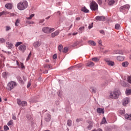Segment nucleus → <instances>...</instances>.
<instances>
[{"instance_id": "f704fd0d", "label": "nucleus", "mask_w": 131, "mask_h": 131, "mask_svg": "<svg viewBox=\"0 0 131 131\" xmlns=\"http://www.w3.org/2000/svg\"><path fill=\"white\" fill-rule=\"evenodd\" d=\"M34 16H35V14H32L30 16V17H27V19H28V20H31V19H32V18H33V17H34Z\"/></svg>"}, {"instance_id": "7ed1b4c3", "label": "nucleus", "mask_w": 131, "mask_h": 131, "mask_svg": "<svg viewBox=\"0 0 131 131\" xmlns=\"http://www.w3.org/2000/svg\"><path fill=\"white\" fill-rule=\"evenodd\" d=\"M42 31L44 33H46L47 34H50V33H52V32H54V31H55V28L45 27L42 28Z\"/></svg>"}, {"instance_id": "412c9836", "label": "nucleus", "mask_w": 131, "mask_h": 131, "mask_svg": "<svg viewBox=\"0 0 131 131\" xmlns=\"http://www.w3.org/2000/svg\"><path fill=\"white\" fill-rule=\"evenodd\" d=\"M82 12H84V13H89V11L88 9H86V7H83L81 9Z\"/></svg>"}, {"instance_id": "72a5a7b5", "label": "nucleus", "mask_w": 131, "mask_h": 131, "mask_svg": "<svg viewBox=\"0 0 131 131\" xmlns=\"http://www.w3.org/2000/svg\"><path fill=\"white\" fill-rule=\"evenodd\" d=\"M27 118H28V119L29 120H31L32 119V115H27Z\"/></svg>"}, {"instance_id": "2eb2a0df", "label": "nucleus", "mask_w": 131, "mask_h": 131, "mask_svg": "<svg viewBox=\"0 0 131 131\" xmlns=\"http://www.w3.org/2000/svg\"><path fill=\"white\" fill-rule=\"evenodd\" d=\"M86 66L90 68L94 67V66H95V63L92 61H89L86 64Z\"/></svg>"}, {"instance_id": "0e129e2a", "label": "nucleus", "mask_w": 131, "mask_h": 131, "mask_svg": "<svg viewBox=\"0 0 131 131\" xmlns=\"http://www.w3.org/2000/svg\"><path fill=\"white\" fill-rule=\"evenodd\" d=\"M99 32H100V33H101L102 34H104V33H105V32L104 31V30H100V31H99Z\"/></svg>"}, {"instance_id": "c756f323", "label": "nucleus", "mask_w": 131, "mask_h": 131, "mask_svg": "<svg viewBox=\"0 0 131 131\" xmlns=\"http://www.w3.org/2000/svg\"><path fill=\"white\" fill-rule=\"evenodd\" d=\"M72 124V121L71 120H68L67 121V125L68 126H71V125Z\"/></svg>"}, {"instance_id": "5701e85b", "label": "nucleus", "mask_w": 131, "mask_h": 131, "mask_svg": "<svg viewBox=\"0 0 131 131\" xmlns=\"http://www.w3.org/2000/svg\"><path fill=\"white\" fill-rule=\"evenodd\" d=\"M88 43H89V45H91V46H96V42H95L93 40L89 41Z\"/></svg>"}, {"instance_id": "423d86ee", "label": "nucleus", "mask_w": 131, "mask_h": 131, "mask_svg": "<svg viewBox=\"0 0 131 131\" xmlns=\"http://www.w3.org/2000/svg\"><path fill=\"white\" fill-rule=\"evenodd\" d=\"M17 103L19 106H22L23 107L27 106V102L26 101H21L20 99H17Z\"/></svg>"}, {"instance_id": "a878e982", "label": "nucleus", "mask_w": 131, "mask_h": 131, "mask_svg": "<svg viewBox=\"0 0 131 131\" xmlns=\"http://www.w3.org/2000/svg\"><path fill=\"white\" fill-rule=\"evenodd\" d=\"M7 45L9 49H11L12 48H13V44H12L11 43L8 42H7Z\"/></svg>"}, {"instance_id": "69168bd1", "label": "nucleus", "mask_w": 131, "mask_h": 131, "mask_svg": "<svg viewBox=\"0 0 131 131\" xmlns=\"http://www.w3.org/2000/svg\"><path fill=\"white\" fill-rule=\"evenodd\" d=\"M76 21H79V20H80V17H76Z\"/></svg>"}, {"instance_id": "680f3d73", "label": "nucleus", "mask_w": 131, "mask_h": 131, "mask_svg": "<svg viewBox=\"0 0 131 131\" xmlns=\"http://www.w3.org/2000/svg\"><path fill=\"white\" fill-rule=\"evenodd\" d=\"M53 58L54 59V60H56V59H57V55L54 54L53 56Z\"/></svg>"}, {"instance_id": "ea45409f", "label": "nucleus", "mask_w": 131, "mask_h": 131, "mask_svg": "<svg viewBox=\"0 0 131 131\" xmlns=\"http://www.w3.org/2000/svg\"><path fill=\"white\" fill-rule=\"evenodd\" d=\"M114 3H115V1H114V0H111L108 3V5L111 6V5H113L114 4Z\"/></svg>"}, {"instance_id": "393cba45", "label": "nucleus", "mask_w": 131, "mask_h": 131, "mask_svg": "<svg viewBox=\"0 0 131 131\" xmlns=\"http://www.w3.org/2000/svg\"><path fill=\"white\" fill-rule=\"evenodd\" d=\"M125 94L127 96L131 95V90H126L125 91Z\"/></svg>"}, {"instance_id": "6e6d98bb", "label": "nucleus", "mask_w": 131, "mask_h": 131, "mask_svg": "<svg viewBox=\"0 0 131 131\" xmlns=\"http://www.w3.org/2000/svg\"><path fill=\"white\" fill-rule=\"evenodd\" d=\"M82 121V119L81 118L76 119V122H80V121Z\"/></svg>"}, {"instance_id": "7c9ffc66", "label": "nucleus", "mask_w": 131, "mask_h": 131, "mask_svg": "<svg viewBox=\"0 0 131 131\" xmlns=\"http://www.w3.org/2000/svg\"><path fill=\"white\" fill-rule=\"evenodd\" d=\"M107 122V121H106V118H105V117H104L102 119V121L100 123V124H104V123H106Z\"/></svg>"}, {"instance_id": "9d476101", "label": "nucleus", "mask_w": 131, "mask_h": 131, "mask_svg": "<svg viewBox=\"0 0 131 131\" xmlns=\"http://www.w3.org/2000/svg\"><path fill=\"white\" fill-rule=\"evenodd\" d=\"M129 102V98H124L122 101L123 106H126V104H128Z\"/></svg>"}, {"instance_id": "0eeeda50", "label": "nucleus", "mask_w": 131, "mask_h": 131, "mask_svg": "<svg viewBox=\"0 0 131 131\" xmlns=\"http://www.w3.org/2000/svg\"><path fill=\"white\" fill-rule=\"evenodd\" d=\"M8 85L9 88H10L11 91V90H12V89H14V88L17 85V83L14 81H11L8 83Z\"/></svg>"}, {"instance_id": "f03ea898", "label": "nucleus", "mask_w": 131, "mask_h": 131, "mask_svg": "<svg viewBox=\"0 0 131 131\" xmlns=\"http://www.w3.org/2000/svg\"><path fill=\"white\" fill-rule=\"evenodd\" d=\"M120 95V91L118 90L114 91L110 94V98L111 99H118Z\"/></svg>"}, {"instance_id": "a18cd8bd", "label": "nucleus", "mask_w": 131, "mask_h": 131, "mask_svg": "<svg viewBox=\"0 0 131 131\" xmlns=\"http://www.w3.org/2000/svg\"><path fill=\"white\" fill-rule=\"evenodd\" d=\"M17 79L21 82V83H23V80H22V78L20 77V76L17 77Z\"/></svg>"}, {"instance_id": "dca6fc26", "label": "nucleus", "mask_w": 131, "mask_h": 131, "mask_svg": "<svg viewBox=\"0 0 131 131\" xmlns=\"http://www.w3.org/2000/svg\"><path fill=\"white\" fill-rule=\"evenodd\" d=\"M40 41H37L33 43V46L34 48H38V47L40 46Z\"/></svg>"}, {"instance_id": "37998d69", "label": "nucleus", "mask_w": 131, "mask_h": 131, "mask_svg": "<svg viewBox=\"0 0 131 131\" xmlns=\"http://www.w3.org/2000/svg\"><path fill=\"white\" fill-rule=\"evenodd\" d=\"M7 125H8V126H10V125H13V120H10L8 123H7Z\"/></svg>"}, {"instance_id": "864d4df0", "label": "nucleus", "mask_w": 131, "mask_h": 131, "mask_svg": "<svg viewBox=\"0 0 131 131\" xmlns=\"http://www.w3.org/2000/svg\"><path fill=\"white\" fill-rule=\"evenodd\" d=\"M4 128L5 130H8L10 129V128H9V127H8V126H4Z\"/></svg>"}, {"instance_id": "39448f33", "label": "nucleus", "mask_w": 131, "mask_h": 131, "mask_svg": "<svg viewBox=\"0 0 131 131\" xmlns=\"http://www.w3.org/2000/svg\"><path fill=\"white\" fill-rule=\"evenodd\" d=\"M129 5H125L123 6H121L120 8V12H123L124 11H128V10L129 9Z\"/></svg>"}, {"instance_id": "4d7b16f0", "label": "nucleus", "mask_w": 131, "mask_h": 131, "mask_svg": "<svg viewBox=\"0 0 131 131\" xmlns=\"http://www.w3.org/2000/svg\"><path fill=\"white\" fill-rule=\"evenodd\" d=\"M20 67L21 68H22V69H23V68H25L24 64L22 62H20Z\"/></svg>"}, {"instance_id": "bb28decb", "label": "nucleus", "mask_w": 131, "mask_h": 131, "mask_svg": "<svg viewBox=\"0 0 131 131\" xmlns=\"http://www.w3.org/2000/svg\"><path fill=\"white\" fill-rule=\"evenodd\" d=\"M84 30V27H81L79 29V33H82V31Z\"/></svg>"}, {"instance_id": "774afa93", "label": "nucleus", "mask_w": 131, "mask_h": 131, "mask_svg": "<svg viewBox=\"0 0 131 131\" xmlns=\"http://www.w3.org/2000/svg\"><path fill=\"white\" fill-rule=\"evenodd\" d=\"M48 72H49V71L48 70H45V71H44L43 73L47 74Z\"/></svg>"}, {"instance_id": "de8ad7c7", "label": "nucleus", "mask_w": 131, "mask_h": 131, "mask_svg": "<svg viewBox=\"0 0 131 131\" xmlns=\"http://www.w3.org/2000/svg\"><path fill=\"white\" fill-rule=\"evenodd\" d=\"M7 14H9V16H11V17H13V16L16 15V14H15V13H11L9 12H7Z\"/></svg>"}, {"instance_id": "603ef678", "label": "nucleus", "mask_w": 131, "mask_h": 131, "mask_svg": "<svg viewBox=\"0 0 131 131\" xmlns=\"http://www.w3.org/2000/svg\"><path fill=\"white\" fill-rule=\"evenodd\" d=\"M91 90L92 93H96V89H95V88L92 87V88H91Z\"/></svg>"}, {"instance_id": "6e6552de", "label": "nucleus", "mask_w": 131, "mask_h": 131, "mask_svg": "<svg viewBox=\"0 0 131 131\" xmlns=\"http://www.w3.org/2000/svg\"><path fill=\"white\" fill-rule=\"evenodd\" d=\"M27 47L25 45H22L18 47V50L20 51L22 53H24L26 51Z\"/></svg>"}, {"instance_id": "052dcab7", "label": "nucleus", "mask_w": 131, "mask_h": 131, "mask_svg": "<svg viewBox=\"0 0 131 131\" xmlns=\"http://www.w3.org/2000/svg\"><path fill=\"white\" fill-rule=\"evenodd\" d=\"M45 22V19H41L39 21V23H43Z\"/></svg>"}, {"instance_id": "a211bd4d", "label": "nucleus", "mask_w": 131, "mask_h": 131, "mask_svg": "<svg viewBox=\"0 0 131 131\" xmlns=\"http://www.w3.org/2000/svg\"><path fill=\"white\" fill-rule=\"evenodd\" d=\"M43 68H45V69H53V68H52V66H51V65L48 64H43Z\"/></svg>"}, {"instance_id": "8fccbe9b", "label": "nucleus", "mask_w": 131, "mask_h": 131, "mask_svg": "<svg viewBox=\"0 0 131 131\" xmlns=\"http://www.w3.org/2000/svg\"><path fill=\"white\" fill-rule=\"evenodd\" d=\"M6 31H9V30H11V27H9V26H6Z\"/></svg>"}, {"instance_id": "f257e3e1", "label": "nucleus", "mask_w": 131, "mask_h": 131, "mask_svg": "<svg viewBox=\"0 0 131 131\" xmlns=\"http://www.w3.org/2000/svg\"><path fill=\"white\" fill-rule=\"evenodd\" d=\"M27 7H28V3L27 1L20 2L17 5V9L20 10V11L25 10Z\"/></svg>"}, {"instance_id": "338daca9", "label": "nucleus", "mask_w": 131, "mask_h": 131, "mask_svg": "<svg viewBox=\"0 0 131 131\" xmlns=\"http://www.w3.org/2000/svg\"><path fill=\"white\" fill-rule=\"evenodd\" d=\"M16 64L18 66V67H20V64L19 63V62H18V61H16Z\"/></svg>"}, {"instance_id": "6ab92c4d", "label": "nucleus", "mask_w": 131, "mask_h": 131, "mask_svg": "<svg viewBox=\"0 0 131 131\" xmlns=\"http://www.w3.org/2000/svg\"><path fill=\"white\" fill-rule=\"evenodd\" d=\"M97 112L98 113L104 114V109L101 108H98L97 109Z\"/></svg>"}, {"instance_id": "c03bdc74", "label": "nucleus", "mask_w": 131, "mask_h": 131, "mask_svg": "<svg viewBox=\"0 0 131 131\" xmlns=\"http://www.w3.org/2000/svg\"><path fill=\"white\" fill-rule=\"evenodd\" d=\"M22 45V42H16V45H15V47L17 48L18 47H19V46Z\"/></svg>"}, {"instance_id": "1a4fd4ad", "label": "nucleus", "mask_w": 131, "mask_h": 131, "mask_svg": "<svg viewBox=\"0 0 131 131\" xmlns=\"http://www.w3.org/2000/svg\"><path fill=\"white\" fill-rule=\"evenodd\" d=\"M97 21H105L106 18L104 16H97L95 18Z\"/></svg>"}, {"instance_id": "a19ab883", "label": "nucleus", "mask_w": 131, "mask_h": 131, "mask_svg": "<svg viewBox=\"0 0 131 131\" xmlns=\"http://www.w3.org/2000/svg\"><path fill=\"white\" fill-rule=\"evenodd\" d=\"M75 67H76V68H81V67H82V64L79 63L78 64L76 65Z\"/></svg>"}, {"instance_id": "473e14b6", "label": "nucleus", "mask_w": 131, "mask_h": 131, "mask_svg": "<svg viewBox=\"0 0 131 131\" xmlns=\"http://www.w3.org/2000/svg\"><path fill=\"white\" fill-rule=\"evenodd\" d=\"M125 118L126 119H128V120H130V115H128V114L125 115Z\"/></svg>"}, {"instance_id": "13d9d810", "label": "nucleus", "mask_w": 131, "mask_h": 131, "mask_svg": "<svg viewBox=\"0 0 131 131\" xmlns=\"http://www.w3.org/2000/svg\"><path fill=\"white\" fill-rule=\"evenodd\" d=\"M88 28L89 29H91V28H93V23L89 26Z\"/></svg>"}, {"instance_id": "4be33fe9", "label": "nucleus", "mask_w": 131, "mask_h": 131, "mask_svg": "<svg viewBox=\"0 0 131 131\" xmlns=\"http://www.w3.org/2000/svg\"><path fill=\"white\" fill-rule=\"evenodd\" d=\"M117 60L118 61H123V60H124V57L119 56L117 57Z\"/></svg>"}, {"instance_id": "aec40b11", "label": "nucleus", "mask_w": 131, "mask_h": 131, "mask_svg": "<svg viewBox=\"0 0 131 131\" xmlns=\"http://www.w3.org/2000/svg\"><path fill=\"white\" fill-rule=\"evenodd\" d=\"M129 64V63H128V62L124 61V62L122 63V66L123 67L126 68V67H127V66H128Z\"/></svg>"}, {"instance_id": "58836bf2", "label": "nucleus", "mask_w": 131, "mask_h": 131, "mask_svg": "<svg viewBox=\"0 0 131 131\" xmlns=\"http://www.w3.org/2000/svg\"><path fill=\"white\" fill-rule=\"evenodd\" d=\"M7 14H8V12L3 11L2 12H0V16H3V15H7Z\"/></svg>"}, {"instance_id": "ddd939ff", "label": "nucleus", "mask_w": 131, "mask_h": 131, "mask_svg": "<svg viewBox=\"0 0 131 131\" xmlns=\"http://www.w3.org/2000/svg\"><path fill=\"white\" fill-rule=\"evenodd\" d=\"M5 8L8 9L9 10H12L13 9V4L11 3H8L6 4Z\"/></svg>"}, {"instance_id": "9b49d317", "label": "nucleus", "mask_w": 131, "mask_h": 131, "mask_svg": "<svg viewBox=\"0 0 131 131\" xmlns=\"http://www.w3.org/2000/svg\"><path fill=\"white\" fill-rule=\"evenodd\" d=\"M104 61L106 62L107 64L108 65V66H114L115 65V63H114V61H111L110 60H107V59H105Z\"/></svg>"}, {"instance_id": "cd10ccee", "label": "nucleus", "mask_w": 131, "mask_h": 131, "mask_svg": "<svg viewBox=\"0 0 131 131\" xmlns=\"http://www.w3.org/2000/svg\"><path fill=\"white\" fill-rule=\"evenodd\" d=\"M58 49L59 51V52H62V50H63V45H59V46L58 47Z\"/></svg>"}, {"instance_id": "2f4dec72", "label": "nucleus", "mask_w": 131, "mask_h": 131, "mask_svg": "<svg viewBox=\"0 0 131 131\" xmlns=\"http://www.w3.org/2000/svg\"><path fill=\"white\" fill-rule=\"evenodd\" d=\"M127 81L131 84V76H128L127 77Z\"/></svg>"}, {"instance_id": "c9c22d12", "label": "nucleus", "mask_w": 131, "mask_h": 131, "mask_svg": "<svg viewBox=\"0 0 131 131\" xmlns=\"http://www.w3.org/2000/svg\"><path fill=\"white\" fill-rule=\"evenodd\" d=\"M19 23H20V20L19 19H16L15 23V26H19Z\"/></svg>"}, {"instance_id": "e433bc0d", "label": "nucleus", "mask_w": 131, "mask_h": 131, "mask_svg": "<svg viewBox=\"0 0 131 131\" xmlns=\"http://www.w3.org/2000/svg\"><path fill=\"white\" fill-rule=\"evenodd\" d=\"M120 28V25L117 24L115 25V29H117L118 30Z\"/></svg>"}, {"instance_id": "3c124183", "label": "nucleus", "mask_w": 131, "mask_h": 131, "mask_svg": "<svg viewBox=\"0 0 131 131\" xmlns=\"http://www.w3.org/2000/svg\"><path fill=\"white\" fill-rule=\"evenodd\" d=\"M31 57V52H30L29 53V54L27 58V61H28V60H29V59H30Z\"/></svg>"}, {"instance_id": "4c0bfd02", "label": "nucleus", "mask_w": 131, "mask_h": 131, "mask_svg": "<svg viewBox=\"0 0 131 131\" xmlns=\"http://www.w3.org/2000/svg\"><path fill=\"white\" fill-rule=\"evenodd\" d=\"M4 42H6V40L4 39V38H0V43H4Z\"/></svg>"}, {"instance_id": "f3484780", "label": "nucleus", "mask_w": 131, "mask_h": 131, "mask_svg": "<svg viewBox=\"0 0 131 131\" xmlns=\"http://www.w3.org/2000/svg\"><path fill=\"white\" fill-rule=\"evenodd\" d=\"M51 115H50V114H47L45 117V120L46 121L49 122L51 120Z\"/></svg>"}, {"instance_id": "4468645a", "label": "nucleus", "mask_w": 131, "mask_h": 131, "mask_svg": "<svg viewBox=\"0 0 131 131\" xmlns=\"http://www.w3.org/2000/svg\"><path fill=\"white\" fill-rule=\"evenodd\" d=\"M94 124V123L92 121H89L88 122L87 125L88 129H92V127H93V125Z\"/></svg>"}, {"instance_id": "20e7f679", "label": "nucleus", "mask_w": 131, "mask_h": 131, "mask_svg": "<svg viewBox=\"0 0 131 131\" xmlns=\"http://www.w3.org/2000/svg\"><path fill=\"white\" fill-rule=\"evenodd\" d=\"M90 9L92 10V11H98V9L99 8V6L98 5V4L96 3V2L93 1L90 3Z\"/></svg>"}, {"instance_id": "bf43d9fd", "label": "nucleus", "mask_w": 131, "mask_h": 131, "mask_svg": "<svg viewBox=\"0 0 131 131\" xmlns=\"http://www.w3.org/2000/svg\"><path fill=\"white\" fill-rule=\"evenodd\" d=\"M120 114H121L122 115L124 114V113H125V112L124 111H120Z\"/></svg>"}, {"instance_id": "f8f14e48", "label": "nucleus", "mask_w": 131, "mask_h": 131, "mask_svg": "<svg viewBox=\"0 0 131 131\" xmlns=\"http://www.w3.org/2000/svg\"><path fill=\"white\" fill-rule=\"evenodd\" d=\"M59 33H60V32H59L58 30H57L55 32L52 33L51 34V37H52V38H54V37H56V36L59 35Z\"/></svg>"}, {"instance_id": "79ce46f5", "label": "nucleus", "mask_w": 131, "mask_h": 131, "mask_svg": "<svg viewBox=\"0 0 131 131\" xmlns=\"http://www.w3.org/2000/svg\"><path fill=\"white\" fill-rule=\"evenodd\" d=\"M62 52L63 53H67L68 52V48L67 47H64Z\"/></svg>"}, {"instance_id": "09e8293b", "label": "nucleus", "mask_w": 131, "mask_h": 131, "mask_svg": "<svg viewBox=\"0 0 131 131\" xmlns=\"http://www.w3.org/2000/svg\"><path fill=\"white\" fill-rule=\"evenodd\" d=\"M30 85H31V82L29 81L28 82L27 85V88L28 89L29 88H30Z\"/></svg>"}, {"instance_id": "b1692460", "label": "nucleus", "mask_w": 131, "mask_h": 131, "mask_svg": "<svg viewBox=\"0 0 131 131\" xmlns=\"http://www.w3.org/2000/svg\"><path fill=\"white\" fill-rule=\"evenodd\" d=\"M92 61L94 62H99V59L98 57H94L92 58Z\"/></svg>"}, {"instance_id": "e2e57ef3", "label": "nucleus", "mask_w": 131, "mask_h": 131, "mask_svg": "<svg viewBox=\"0 0 131 131\" xmlns=\"http://www.w3.org/2000/svg\"><path fill=\"white\" fill-rule=\"evenodd\" d=\"M12 119L14 120H16V119H17V117H16V116H15L14 115H13L12 116Z\"/></svg>"}, {"instance_id": "5fc2aeb1", "label": "nucleus", "mask_w": 131, "mask_h": 131, "mask_svg": "<svg viewBox=\"0 0 131 131\" xmlns=\"http://www.w3.org/2000/svg\"><path fill=\"white\" fill-rule=\"evenodd\" d=\"M97 3H98V5H102V0H98L97 1Z\"/></svg>"}, {"instance_id": "c85d7f7f", "label": "nucleus", "mask_w": 131, "mask_h": 131, "mask_svg": "<svg viewBox=\"0 0 131 131\" xmlns=\"http://www.w3.org/2000/svg\"><path fill=\"white\" fill-rule=\"evenodd\" d=\"M2 76L3 77H4V78H7V77H8V73H7V72H4L2 74Z\"/></svg>"}, {"instance_id": "49530a36", "label": "nucleus", "mask_w": 131, "mask_h": 131, "mask_svg": "<svg viewBox=\"0 0 131 131\" xmlns=\"http://www.w3.org/2000/svg\"><path fill=\"white\" fill-rule=\"evenodd\" d=\"M121 84L123 86H124L125 88H126V86H127V84H126V83L125 82H124V81H123L121 83Z\"/></svg>"}]
</instances>
